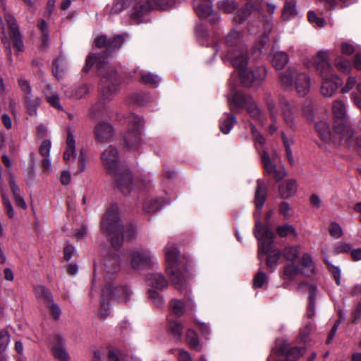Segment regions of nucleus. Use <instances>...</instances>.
Returning <instances> with one entry per match:
<instances>
[{
  "instance_id": "nucleus-1",
  "label": "nucleus",
  "mask_w": 361,
  "mask_h": 361,
  "mask_svg": "<svg viewBox=\"0 0 361 361\" xmlns=\"http://www.w3.org/2000/svg\"><path fill=\"white\" fill-rule=\"evenodd\" d=\"M94 65H96L98 74L101 76L100 89L102 96V98L94 104L90 110L91 114L96 117L102 116L107 113L106 101H110L113 95L117 92L121 80L117 71L111 68L105 71L104 69V61H101V59L95 55H91L86 58L82 71L88 73Z\"/></svg>"
},
{
  "instance_id": "nucleus-2",
  "label": "nucleus",
  "mask_w": 361,
  "mask_h": 361,
  "mask_svg": "<svg viewBox=\"0 0 361 361\" xmlns=\"http://www.w3.org/2000/svg\"><path fill=\"white\" fill-rule=\"evenodd\" d=\"M101 230L116 250L122 246L124 239H134L137 233V228L134 224H129L124 227L121 224L119 209L115 204L111 205L103 216Z\"/></svg>"
},
{
  "instance_id": "nucleus-3",
  "label": "nucleus",
  "mask_w": 361,
  "mask_h": 361,
  "mask_svg": "<svg viewBox=\"0 0 361 361\" xmlns=\"http://www.w3.org/2000/svg\"><path fill=\"white\" fill-rule=\"evenodd\" d=\"M267 197V187L262 180H257V188L255 194V204L257 211L255 212V235L259 241L258 248V257L262 258V252H267L270 250L271 244L275 238L274 233L268 227L262 224L259 221L261 211Z\"/></svg>"
},
{
  "instance_id": "nucleus-4",
  "label": "nucleus",
  "mask_w": 361,
  "mask_h": 361,
  "mask_svg": "<svg viewBox=\"0 0 361 361\" xmlns=\"http://www.w3.org/2000/svg\"><path fill=\"white\" fill-rule=\"evenodd\" d=\"M331 112L334 120V133L342 138V141L350 147L361 148V121L357 130L345 125L348 114L344 102L336 99L331 105Z\"/></svg>"
},
{
  "instance_id": "nucleus-5",
  "label": "nucleus",
  "mask_w": 361,
  "mask_h": 361,
  "mask_svg": "<svg viewBox=\"0 0 361 361\" xmlns=\"http://www.w3.org/2000/svg\"><path fill=\"white\" fill-rule=\"evenodd\" d=\"M233 66L238 70L241 82L246 87L259 85L267 76V70L259 66L255 70L246 68L247 54L246 50L238 51L231 58Z\"/></svg>"
},
{
  "instance_id": "nucleus-6",
  "label": "nucleus",
  "mask_w": 361,
  "mask_h": 361,
  "mask_svg": "<svg viewBox=\"0 0 361 361\" xmlns=\"http://www.w3.org/2000/svg\"><path fill=\"white\" fill-rule=\"evenodd\" d=\"M280 83L285 87H293L300 97L305 96L310 91V77L295 67H289L279 73Z\"/></svg>"
},
{
  "instance_id": "nucleus-7",
  "label": "nucleus",
  "mask_w": 361,
  "mask_h": 361,
  "mask_svg": "<svg viewBox=\"0 0 361 361\" xmlns=\"http://www.w3.org/2000/svg\"><path fill=\"white\" fill-rule=\"evenodd\" d=\"M129 7H131L129 16L137 23H140L142 18L154 8L150 0H114L110 13L118 14Z\"/></svg>"
},
{
  "instance_id": "nucleus-8",
  "label": "nucleus",
  "mask_w": 361,
  "mask_h": 361,
  "mask_svg": "<svg viewBox=\"0 0 361 361\" xmlns=\"http://www.w3.org/2000/svg\"><path fill=\"white\" fill-rule=\"evenodd\" d=\"M131 291L126 286H114L111 283L106 282V284L102 290L99 317L105 319L110 312L109 302L110 300L115 298L119 302H126L130 298Z\"/></svg>"
},
{
  "instance_id": "nucleus-9",
  "label": "nucleus",
  "mask_w": 361,
  "mask_h": 361,
  "mask_svg": "<svg viewBox=\"0 0 361 361\" xmlns=\"http://www.w3.org/2000/svg\"><path fill=\"white\" fill-rule=\"evenodd\" d=\"M164 254L167 264L166 272L172 283L177 288L180 289L186 283L185 274L177 268L180 252L176 245L168 243L164 248Z\"/></svg>"
},
{
  "instance_id": "nucleus-10",
  "label": "nucleus",
  "mask_w": 361,
  "mask_h": 361,
  "mask_svg": "<svg viewBox=\"0 0 361 361\" xmlns=\"http://www.w3.org/2000/svg\"><path fill=\"white\" fill-rule=\"evenodd\" d=\"M127 37L128 35L126 33L115 35L112 38H109L105 35H101L95 38L94 44L97 48L104 49V51L99 54H91L88 56L95 55L99 56L101 59V61L104 60V69L105 71H108V69L111 68H113L112 66L108 65L106 59L114 51L118 50L121 47ZM114 69L116 71L114 68Z\"/></svg>"
},
{
  "instance_id": "nucleus-11",
  "label": "nucleus",
  "mask_w": 361,
  "mask_h": 361,
  "mask_svg": "<svg viewBox=\"0 0 361 361\" xmlns=\"http://www.w3.org/2000/svg\"><path fill=\"white\" fill-rule=\"evenodd\" d=\"M128 131L124 136V142L130 148L136 147L140 142L141 128L143 126V119L134 114L126 116Z\"/></svg>"
},
{
  "instance_id": "nucleus-12",
  "label": "nucleus",
  "mask_w": 361,
  "mask_h": 361,
  "mask_svg": "<svg viewBox=\"0 0 361 361\" xmlns=\"http://www.w3.org/2000/svg\"><path fill=\"white\" fill-rule=\"evenodd\" d=\"M4 18L8 27V35L13 48L17 52L23 51L24 49V44L16 18L8 13L4 15Z\"/></svg>"
},
{
  "instance_id": "nucleus-13",
  "label": "nucleus",
  "mask_w": 361,
  "mask_h": 361,
  "mask_svg": "<svg viewBox=\"0 0 361 361\" xmlns=\"http://www.w3.org/2000/svg\"><path fill=\"white\" fill-rule=\"evenodd\" d=\"M130 267L137 270L141 267H149L153 264V257L149 250L144 248L134 250L130 253Z\"/></svg>"
},
{
  "instance_id": "nucleus-14",
  "label": "nucleus",
  "mask_w": 361,
  "mask_h": 361,
  "mask_svg": "<svg viewBox=\"0 0 361 361\" xmlns=\"http://www.w3.org/2000/svg\"><path fill=\"white\" fill-rule=\"evenodd\" d=\"M275 352L279 355H286L288 361H295L305 353L306 349L302 347H290L286 341L277 340Z\"/></svg>"
},
{
  "instance_id": "nucleus-15",
  "label": "nucleus",
  "mask_w": 361,
  "mask_h": 361,
  "mask_svg": "<svg viewBox=\"0 0 361 361\" xmlns=\"http://www.w3.org/2000/svg\"><path fill=\"white\" fill-rule=\"evenodd\" d=\"M329 51L320 50L312 59L314 68L322 77L333 75V67L329 61Z\"/></svg>"
},
{
  "instance_id": "nucleus-16",
  "label": "nucleus",
  "mask_w": 361,
  "mask_h": 361,
  "mask_svg": "<svg viewBox=\"0 0 361 361\" xmlns=\"http://www.w3.org/2000/svg\"><path fill=\"white\" fill-rule=\"evenodd\" d=\"M104 168L108 173H114L118 166V157L117 149L113 146H109L101 155Z\"/></svg>"
},
{
  "instance_id": "nucleus-17",
  "label": "nucleus",
  "mask_w": 361,
  "mask_h": 361,
  "mask_svg": "<svg viewBox=\"0 0 361 361\" xmlns=\"http://www.w3.org/2000/svg\"><path fill=\"white\" fill-rule=\"evenodd\" d=\"M112 175L122 193L124 195L128 194L133 186V178L130 171L126 169L123 171L118 170Z\"/></svg>"
},
{
  "instance_id": "nucleus-18",
  "label": "nucleus",
  "mask_w": 361,
  "mask_h": 361,
  "mask_svg": "<svg viewBox=\"0 0 361 361\" xmlns=\"http://www.w3.org/2000/svg\"><path fill=\"white\" fill-rule=\"evenodd\" d=\"M120 270V257L118 255L106 257L104 260L103 272L106 281L114 278Z\"/></svg>"
},
{
  "instance_id": "nucleus-19",
  "label": "nucleus",
  "mask_w": 361,
  "mask_h": 361,
  "mask_svg": "<svg viewBox=\"0 0 361 361\" xmlns=\"http://www.w3.org/2000/svg\"><path fill=\"white\" fill-rule=\"evenodd\" d=\"M94 135L97 142L105 143L112 140L114 131L110 123L100 122L95 126Z\"/></svg>"
},
{
  "instance_id": "nucleus-20",
  "label": "nucleus",
  "mask_w": 361,
  "mask_h": 361,
  "mask_svg": "<svg viewBox=\"0 0 361 361\" xmlns=\"http://www.w3.org/2000/svg\"><path fill=\"white\" fill-rule=\"evenodd\" d=\"M342 80L333 73V75L323 77L321 86V93L323 96L330 97L341 85Z\"/></svg>"
},
{
  "instance_id": "nucleus-21",
  "label": "nucleus",
  "mask_w": 361,
  "mask_h": 361,
  "mask_svg": "<svg viewBox=\"0 0 361 361\" xmlns=\"http://www.w3.org/2000/svg\"><path fill=\"white\" fill-rule=\"evenodd\" d=\"M52 353L54 357L59 361H69L70 355L65 348V340L59 334H56L53 337Z\"/></svg>"
},
{
  "instance_id": "nucleus-22",
  "label": "nucleus",
  "mask_w": 361,
  "mask_h": 361,
  "mask_svg": "<svg viewBox=\"0 0 361 361\" xmlns=\"http://www.w3.org/2000/svg\"><path fill=\"white\" fill-rule=\"evenodd\" d=\"M261 159L266 173L271 176L276 181L281 180L285 176L283 169H277L276 165L272 162V160L266 151L264 150L262 152Z\"/></svg>"
},
{
  "instance_id": "nucleus-23",
  "label": "nucleus",
  "mask_w": 361,
  "mask_h": 361,
  "mask_svg": "<svg viewBox=\"0 0 361 361\" xmlns=\"http://www.w3.org/2000/svg\"><path fill=\"white\" fill-rule=\"evenodd\" d=\"M268 109L271 123L269 125V133L273 134L279 128V115L274 99L270 94H266L264 98Z\"/></svg>"
},
{
  "instance_id": "nucleus-24",
  "label": "nucleus",
  "mask_w": 361,
  "mask_h": 361,
  "mask_svg": "<svg viewBox=\"0 0 361 361\" xmlns=\"http://www.w3.org/2000/svg\"><path fill=\"white\" fill-rule=\"evenodd\" d=\"M316 130L320 137L324 141H329L333 137L342 141V138L334 133V128L332 131L331 130L330 126L326 120H321L317 122L316 124Z\"/></svg>"
},
{
  "instance_id": "nucleus-25",
  "label": "nucleus",
  "mask_w": 361,
  "mask_h": 361,
  "mask_svg": "<svg viewBox=\"0 0 361 361\" xmlns=\"http://www.w3.org/2000/svg\"><path fill=\"white\" fill-rule=\"evenodd\" d=\"M260 0H248L246 8L239 10L234 16V20L241 23L250 14L251 10L259 11Z\"/></svg>"
},
{
  "instance_id": "nucleus-26",
  "label": "nucleus",
  "mask_w": 361,
  "mask_h": 361,
  "mask_svg": "<svg viewBox=\"0 0 361 361\" xmlns=\"http://www.w3.org/2000/svg\"><path fill=\"white\" fill-rule=\"evenodd\" d=\"M279 104L284 121L290 128L295 126V114L289 102L285 98H280Z\"/></svg>"
},
{
  "instance_id": "nucleus-27",
  "label": "nucleus",
  "mask_w": 361,
  "mask_h": 361,
  "mask_svg": "<svg viewBox=\"0 0 361 361\" xmlns=\"http://www.w3.org/2000/svg\"><path fill=\"white\" fill-rule=\"evenodd\" d=\"M300 273V268L295 264L286 265L283 271L280 274L281 278L283 280L285 284L290 283Z\"/></svg>"
},
{
  "instance_id": "nucleus-28",
  "label": "nucleus",
  "mask_w": 361,
  "mask_h": 361,
  "mask_svg": "<svg viewBox=\"0 0 361 361\" xmlns=\"http://www.w3.org/2000/svg\"><path fill=\"white\" fill-rule=\"evenodd\" d=\"M147 283L152 288L163 290L168 286V282L165 277L159 273H152L147 276Z\"/></svg>"
},
{
  "instance_id": "nucleus-29",
  "label": "nucleus",
  "mask_w": 361,
  "mask_h": 361,
  "mask_svg": "<svg viewBox=\"0 0 361 361\" xmlns=\"http://www.w3.org/2000/svg\"><path fill=\"white\" fill-rule=\"evenodd\" d=\"M279 194L282 198H288L295 195L297 190L296 182L294 180H288L279 186Z\"/></svg>"
},
{
  "instance_id": "nucleus-30",
  "label": "nucleus",
  "mask_w": 361,
  "mask_h": 361,
  "mask_svg": "<svg viewBox=\"0 0 361 361\" xmlns=\"http://www.w3.org/2000/svg\"><path fill=\"white\" fill-rule=\"evenodd\" d=\"M307 287L309 292V305L307 308V315L309 318H312L314 314V300L317 293V288L313 285H310L306 283H301L300 288Z\"/></svg>"
},
{
  "instance_id": "nucleus-31",
  "label": "nucleus",
  "mask_w": 361,
  "mask_h": 361,
  "mask_svg": "<svg viewBox=\"0 0 361 361\" xmlns=\"http://www.w3.org/2000/svg\"><path fill=\"white\" fill-rule=\"evenodd\" d=\"M250 100H252L251 97L245 95L240 92H237L233 94L231 99H229V103L231 106H235L236 108H246L250 103Z\"/></svg>"
},
{
  "instance_id": "nucleus-32",
  "label": "nucleus",
  "mask_w": 361,
  "mask_h": 361,
  "mask_svg": "<svg viewBox=\"0 0 361 361\" xmlns=\"http://www.w3.org/2000/svg\"><path fill=\"white\" fill-rule=\"evenodd\" d=\"M289 61L288 55L283 51H274L271 59L273 66L278 70L283 69Z\"/></svg>"
},
{
  "instance_id": "nucleus-33",
  "label": "nucleus",
  "mask_w": 361,
  "mask_h": 361,
  "mask_svg": "<svg viewBox=\"0 0 361 361\" xmlns=\"http://www.w3.org/2000/svg\"><path fill=\"white\" fill-rule=\"evenodd\" d=\"M24 105L30 116H35L37 114V107L41 104V99L38 97L30 96L23 97Z\"/></svg>"
},
{
  "instance_id": "nucleus-34",
  "label": "nucleus",
  "mask_w": 361,
  "mask_h": 361,
  "mask_svg": "<svg viewBox=\"0 0 361 361\" xmlns=\"http://www.w3.org/2000/svg\"><path fill=\"white\" fill-rule=\"evenodd\" d=\"M245 109L251 118L258 121L262 125L264 124V114L253 99L250 100V103Z\"/></svg>"
},
{
  "instance_id": "nucleus-35",
  "label": "nucleus",
  "mask_w": 361,
  "mask_h": 361,
  "mask_svg": "<svg viewBox=\"0 0 361 361\" xmlns=\"http://www.w3.org/2000/svg\"><path fill=\"white\" fill-rule=\"evenodd\" d=\"M67 148L63 154V159L66 161L70 160L71 157L75 158L76 156L75 149V139L70 129L68 130V135L66 139Z\"/></svg>"
},
{
  "instance_id": "nucleus-36",
  "label": "nucleus",
  "mask_w": 361,
  "mask_h": 361,
  "mask_svg": "<svg viewBox=\"0 0 361 361\" xmlns=\"http://www.w3.org/2000/svg\"><path fill=\"white\" fill-rule=\"evenodd\" d=\"M236 122V119L233 114H224L219 121V127L222 133H228L233 128V124Z\"/></svg>"
},
{
  "instance_id": "nucleus-37",
  "label": "nucleus",
  "mask_w": 361,
  "mask_h": 361,
  "mask_svg": "<svg viewBox=\"0 0 361 361\" xmlns=\"http://www.w3.org/2000/svg\"><path fill=\"white\" fill-rule=\"evenodd\" d=\"M89 92V89L86 85H81L78 87H71L65 90V94L70 98L76 99H81Z\"/></svg>"
},
{
  "instance_id": "nucleus-38",
  "label": "nucleus",
  "mask_w": 361,
  "mask_h": 361,
  "mask_svg": "<svg viewBox=\"0 0 361 361\" xmlns=\"http://www.w3.org/2000/svg\"><path fill=\"white\" fill-rule=\"evenodd\" d=\"M35 293L36 297L42 300L46 305L53 300L50 290L42 285H38L35 288Z\"/></svg>"
},
{
  "instance_id": "nucleus-39",
  "label": "nucleus",
  "mask_w": 361,
  "mask_h": 361,
  "mask_svg": "<svg viewBox=\"0 0 361 361\" xmlns=\"http://www.w3.org/2000/svg\"><path fill=\"white\" fill-rule=\"evenodd\" d=\"M263 254H267V264L268 267L271 269H273L277 264L281 256L279 250L272 249V247H271L270 250L267 252H262V255Z\"/></svg>"
},
{
  "instance_id": "nucleus-40",
  "label": "nucleus",
  "mask_w": 361,
  "mask_h": 361,
  "mask_svg": "<svg viewBox=\"0 0 361 361\" xmlns=\"http://www.w3.org/2000/svg\"><path fill=\"white\" fill-rule=\"evenodd\" d=\"M297 14L296 4L293 1H286L282 11V18L289 20Z\"/></svg>"
},
{
  "instance_id": "nucleus-41",
  "label": "nucleus",
  "mask_w": 361,
  "mask_h": 361,
  "mask_svg": "<svg viewBox=\"0 0 361 361\" xmlns=\"http://www.w3.org/2000/svg\"><path fill=\"white\" fill-rule=\"evenodd\" d=\"M140 81L145 85L157 87L159 82V78L158 75H154L152 73L141 72L140 73Z\"/></svg>"
},
{
  "instance_id": "nucleus-42",
  "label": "nucleus",
  "mask_w": 361,
  "mask_h": 361,
  "mask_svg": "<svg viewBox=\"0 0 361 361\" xmlns=\"http://www.w3.org/2000/svg\"><path fill=\"white\" fill-rule=\"evenodd\" d=\"M334 66L338 71L345 73H348L351 71V65L348 60L341 56H337L334 59Z\"/></svg>"
},
{
  "instance_id": "nucleus-43",
  "label": "nucleus",
  "mask_w": 361,
  "mask_h": 361,
  "mask_svg": "<svg viewBox=\"0 0 361 361\" xmlns=\"http://www.w3.org/2000/svg\"><path fill=\"white\" fill-rule=\"evenodd\" d=\"M301 264L305 270V274L310 276L315 274V265L309 254L305 253L302 255Z\"/></svg>"
},
{
  "instance_id": "nucleus-44",
  "label": "nucleus",
  "mask_w": 361,
  "mask_h": 361,
  "mask_svg": "<svg viewBox=\"0 0 361 361\" xmlns=\"http://www.w3.org/2000/svg\"><path fill=\"white\" fill-rule=\"evenodd\" d=\"M219 20V16L217 13H214L210 2H204V23L208 22L213 24Z\"/></svg>"
},
{
  "instance_id": "nucleus-45",
  "label": "nucleus",
  "mask_w": 361,
  "mask_h": 361,
  "mask_svg": "<svg viewBox=\"0 0 361 361\" xmlns=\"http://www.w3.org/2000/svg\"><path fill=\"white\" fill-rule=\"evenodd\" d=\"M168 326L174 338L176 340H179L183 333L182 324L178 321L169 319L168 321Z\"/></svg>"
},
{
  "instance_id": "nucleus-46",
  "label": "nucleus",
  "mask_w": 361,
  "mask_h": 361,
  "mask_svg": "<svg viewBox=\"0 0 361 361\" xmlns=\"http://www.w3.org/2000/svg\"><path fill=\"white\" fill-rule=\"evenodd\" d=\"M170 308L176 317H180L185 312V304L182 300L173 299L170 302Z\"/></svg>"
},
{
  "instance_id": "nucleus-47",
  "label": "nucleus",
  "mask_w": 361,
  "mask_h": 361,
  "mask_svg": "<svg viewBox=\"0 0 361 361\" xmlns=\"http://www.w3.org/2000/svg\"><path fill=\"white\" fill-rule=\"evenodd\" d=\"M64 63V60L61 56L54 61L52 71L55 77L58 79L61 78L64 73L66 69Z\"/></svg>"
},
{
  "instance_id": "nucleus-48",
  "label": "nucleus",
  "mask_w": 361,
  "mask_h": 361,
  "mask_svg": "<svg viewBox=\"0 0 361 361\" xmlns=\"http://www.w3.org/2000/svg\"><path fill=\"white\" fill-rule=\"evenodd\" d=\"M0 30H1V34H2V36L1 37V42H2V43L5 46L8 60L11 62L12 61V58H11V44H10L9 39H8V37L6 36V32H5V27H4V23H3V20L1 18H0Z\"/></svg>"
},
{
  "instance_id": "nucleus-49",
  "label": "nucleus",
  "mask_w": 361,
  "mask_h": 361,
  "mask_svg": "<svg viewBox=\"0 0 361 361\" xmlns=\"http://www.w3.org/2000/svg\"><path fill=\"white\" fill-rule=\"evenodd\" d=\"M300 247L289 246L283 250V255L288 261H294L299 256Z\"/></svg>"
},
{
  "instance_id": "nucleus-50",
  "label": "nucleus",
  "mask_w": 361,
  "mask_h": 361,
  "mask_svg": "<svg viewBox=\"0 0 361 361\" xmlns=\"http://www.w3.org/2000/svg\"><path fill=\"white\" fill-rule=\"evenodd\" d=\"M269 279L267 275L262 271H259L255 276L253 279V288H259L263 287L264 285L268 283Z\"/></svg>"
},
{
  "instance_id": "nucleus-51",
  "label": "nucleus",
  "mask_w": 361,
  "mask_h": 361,
  "mask_svg": "<svg viewBox=\"0 0 361 361\" xmlns=\"http://www.w3.org/2000/svg\"><path fill=\"white\" fill-rule=\"evenodd\" d=\"M276 232L277 234L281 238L287 237L289 235H293L294 236L297 235L295 229L289 224H284L278 226L276 228Z\"/></svg>"
},
{
  "instance_id": "nucleus-52",
  "label": "nucleus",
  "mask_w": 361,
  "mask_h": 361,
  "mask_svg": "<svg viewBox=\"0 0 361 361\" xmlns=\"http://www.w3.org/2000/svg\"><path fill=\"white\" fill-rule=\"evenodd\" d=\"M219 9L225 13H232L236 8V4L233 0H223L218 3Z\"/></svg>"
},
{
  "instance_id": "nucleus-53",
  "label": "nucleus",
  "mask_w": 361,
  "mask_h": 361,
  "mask_svg": "<svg viewBox=\"0 0 361 361\" xmlns=\"http://www.w3.org/2000/svg\"><path fill=\"white\" fill-rule=\"evenodd\" d=\"M186 340L190 348L197 349L199 346V339L197 334L193 330L189 329L187 331Z\"/></svg>"
},
{
  "instance_id": "nucleus-54",
  "label": "nucleus",
  "mask_w": 361,
  "mask_h": 361,
  "mask_svg": "<svg viewBox=\"0 0 361 361\" xmlns=\"http://www.w3.org/2000/svg\"><path fill=\"white\" fill-rule=\"evenodd\" d=\"M308 20L310 23L322 27L326 25V22L323 18L318 17L314 11H310L307 14Z\"/></svg>"
},
{
  "instance_id": "nucleus-55",
  "label": "nucleus",
  "mask_w": 361,
  "mask_h": 361,
  "mask_svg": "<svg viewBox=\"0 0 361 361\" xmlns=\"http://www.w3.org/2000/svg\"><path fill=\"white\" fill-rule=\"evenodd\" d=\"M162 207V202L159 200H154L147 202L144 205V209L148 213H154Z\"/></svg>"
},
{
  "instance_id": "nucleus-56",
  "label": "nucleus",
  "mask_w": 361,
  "mask_h": 361,
  "mask_svg": "<svg viewBox=\"0 0 361 361\" xmlns=\"http://www.w3.org/2000/svg\"><path fill=\"white\" fill-rule=\"evenodd\" d=\"M10 342V334L6 330L0 331V354L4 353Z\"/></svg>"
},
{
  "instance_id": "nucleus-57",
  "label": "nucleus",
  "mask_w": 361,
  "mask_h": 361,
  "mask_svg": "<svg viewBox=\"0 0 361 361\" xmlns=\"http://www.w3.org/2000/svg\"><path fill=\"white\" fill-rule=\"evenodd\" d=\"M18 82L21 91L23 93V97L30 96L32 94V87L30 82L25 78H20Z\"/></svg>"
},
{
  "instance_id": "nucleus-58",
  "label": "nucleus",
  "mask_w": 361,
  "mask_h": 361,
  "mask_svg": "<svg viewBox=\"0 0 361 361\" xmlns=\"http://www.w3.org/2000/svg\"><path fill=\"white\" fill-rule=\"evenodd\" d=\"M329 232L331 237L338 239L341 238L343 233L341 226L336 222H332L329 228Z\"/></svg>"
},
{
  "instance_id": "nucleus-59",
  "label": "nucleus",
  "mask_w": 361,
  "mask_h": 361,
  "mask_svg": "<svg viewBox=\"0 0 361 361\" xmlns=\"http://www.w3.org/2000/svg\"><path fill=\"white\" fill-rule=\"evenodd\" d=\"M46 99L52 107L56 108L59 110H63V108L59 102V98L57 94L54 93H47Z\"/></svg>"
},
{
  "instance_id": "nucleus-60",
  "label": "nucleus",
  "mask_w": 361,
  "mask_h": 361,
  "mask_svg": "<svg viewBox=\"0 0 361 361\" xmlns=\"http://www.w3.org/2000/svg\"><path fill=\"white\" fill-rule=\"evenodd\" d=\"M313 325L310 323L300 331L299 338L302 342L307 343L308 341L309 336L313 330Z\"/></svg>"
},
{
  "instance_id": "nucleus-61",
  "label": "nucleus",
  "mask_w": 361,
  "mask_h": 361,
  "mask_svg": "<svg viewBox=\"0 0 361 361\" xmlns=\"http://www.w3.org/2000/svg\"><path fill=\"white\" fill-rule=\"evenodd\" d=\"M240 32L233 30L227 35L226 41L230 45H235L240 42Z\"/></svg>"
},
{
  "instance_id": "nucleus-62",
  "label": "nucleus",
  "mask_w": 361,
  "mask_h": 361,
  "mask_svg": "<svg viewBox=\"0 0 361 361\" xmlns=\"http://www.w3.org/2000/svg\"><path fill=\"white\" fill-rule=\"evenodd\" d=\"M149 298L153 301V302L158 307H161L164 303L162 296L156 290H149Z\"/></svg>"
},
{
  "instance_id": "nucleus-63",
  "label": "nucleus",
  "mask_w": 361,
  "mask_h": 361,
  "mask_svg": "<svg viewBox=\"0 0 361 361\" xmlns=\"http://www.w3.org/2000/svg\"><path fill=\"white\" fill-rule=\"evenodd\" d=\"M51 145V142L49 140H44L41 144L39 149V152L44 158L49 156Z\"/></svg>"
},
{
  "instance_id": "nucleus-64",
  "label": "nucleus",
  "mask_w": 361,
  "mask_h": 361,
  "mask_svg": "<svg viewBox=\"0 0 361 361\" xmlns=\"http://www.w3.org/2000/svg\"><path fill=\"white\" fill-rule=\"evenodd\" d=\"M109 361H126L122 358V355L118 349H111L108 353Z\"/></svg>"
}]
</instances>
